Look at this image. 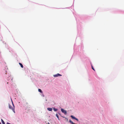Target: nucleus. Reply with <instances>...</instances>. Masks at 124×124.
Returning <instances> with one entry per match:
<instances>
[{
	"label": "nucleus",
	"instance_id": "nucleus-10",
	"mask_svg": "<svg viewBox=\"0 0 124 124\" xmlns=\"http://www.w3.org/2000/svg\"><path fill=\"white\" fill-rule=\"evenodd\" d=\"M53 110H54V111H57V110H58V109H56V108H53Z\"/></svg>",
	"mask_w": 124,
	"mask_h": 124
},
{
	"label": "nucleus",
	"instance_id": "nucleus-12",
	"mask_svg": "<svg viewBox=\"0 0 124 124\" xmlns=\"http://www.w3.org/2000/svg\"><path fill=\"white\" fill-rule=\"evenodd\" d=\"M56 116L57 117V118L58 119H59V117H58V116L57 115V114H56Z\"/></svg>",
	"mask_w": 124,
	"mask_h": 124
},
{
	"label": "nucleus",
	"instance_id": "nucleus-1",
	"mask_svg": "<svg viewBox=\"0 0 124 124\" xmlns=\"http://www.w3.org/2000/svg\"><path fill=\"white\" fill-rule=\"evenodd\" d=\"M12 105H13V107H12V106L10 105V104H8V106H9V108H10V109H11V110H12L15 113V106H14V105L13 103V102L12 101Z\"/></svg>",
	"mask_w": 124,
	"mask_h": 124
},
{
	"label": "nucleus",
	"instance_id": "nucleus-6",
	"mask_svg": "<svg viewBox=\"0 0 124 124\" xmlns=\"http://www.w3.org/2000/svg\"><path fill=\"white\" fill-rule=\"evenodd\" d=\"M71 117L73 119H76V117L73 116L71 115Z\"/></svg>",
	"mask_w": 124,
	"mask_h": 124
},
{
	"label": "nucleus",
	"instance_id": "nucleus-4",
	"mask_svg": "<svg viewBox=\"0 0 124 124\" xmlns=\"http://www.w3.org/2000/svg\"><path fill=\"white\" fill-rule=\"evenodd\" d=\"M47 109L49 111H51L52 110V108H47Z\"/></svg>",
	"mask_w": 124,
	"mask_h": 124
},
{
	"label": "nucleus",
	"instance_id": "nucleus-15",
	"mask_svg": "<svg viewBox=\"0 0 124 124\" xmlns=\"http://www.w3.org/2000/svg\"><path fill=\"white\" fill-rule=\"evenodd\" d=\"M26 104H28V103H26Z\"/></svg>",
	"mask_w": 124,
	"mask_h": 124
},
{
	"label": "nucleus",
	"instance_id": "nucleus-5",
	"mask_svg": "<svg viewBox=\"0 0 124 124\" xmlns=\"http://www.w3.org/2000/svg\"><path fill=\"white\" fill-rule=\"evenodd\" d=\"M19 64L20 65L21 67V68H23V66L22 64H21L20 63H19Z\"/></svg>",
	"mask_w": 124,
	"mask_h": 124
},
{
	"label": "nucleus",
	"instance_id": "nucleus-9",
	"mask_svg": "<svg viewBox=\"0 0 124 124\" xmlns=\"http://www.w3.org/2000/svg\"><path fill=\"white\" fill-rule=\"evenodd\" d=\"M69 122L70 123H71L72 124H75L73 123V122H72L71 120H70Z\"/></svg>",
	"mask_w": 124,
	"mask_h": 124
},
{
	"label": "nucleus",
	"instance_id": "nucleus-2",
	"mask_svg": "<svg viewBox=\"0 0 124 124\" xmlns=\"http://www.w3.org/2000/svg\"><path fill=\"white\" fill-rule=\"evenodd\" d=\"M61 111H62V113H64L65 115H66L67 114V112L66 111L64 110V109H61Z\"/></svg>",
	"mask_w": 124,
	"mask_h": 124
},
{
	"label": "nucleus",
	"instance_id": "nucleus-13",
	"mask_svg": "<svg viewBox=\"0 0 124 124\" xmlns=\"http://www.w3.org/2000/svg\"><path fill=\"white\" fill-rule=\"evenodd\" d=\"M65 118V119L66 121H68V119L67 118Z\"/></svg>",
	"mask_w": 124,
	"mask_h": 124
},
{
	"label": "nucleus",
	"instance_id": "nucleus-16",
	"mask_svg": "<svg viewBox=\"0 0 124 124\" xmlns=\"http://www.w3.org/2000/svg\"><path fill=\"white\" fill-rule=\"evenodd\" d=\"M7 84H8V82H7Z\"/></svg>",
	"mask_w": 124,
	"mask_h": 124
},
{
	"label": "nucleus",
	"instance_id": "nucleus-7",
	"mask_svg": "<svg viewBox=\"0 0 124 124\" xmlns=\"http://www.w3.org/2000/svg\"><path fill=\"white\" fill-rule=\"evenodd\" d=\"M38 91L40 92V93H42V91L40 89H38Z\"/></svg>",
	"mask_w": 124,
	"mask_h": 124
},
{
	"label": "nucleus",
	"instance_id": "nucleus-3",
	"mask_svg": "<svg viewBox=\"0 0 124 124\" xmlns=\"http://www.w3.org/2000/svg\"><path fill=\"white\" fill-rule=\"evenodd\" d=\"M62 75H61L59 73H58L56 74H55L54 75H53V76L54 77H57L58 76H61Z\"/></svg>",
	"mask_w": 124,
	"mask_h": 124
},
{
	"label": "nucleus",
	"instance_id": "nucleus-14",
	"mask_svg": "<svg viewBox=\"0 0 124 124\" xmlns=\"http://www.w3.org/2000/svg\"><path fill=\"white\" fill-rule=\"evenodd\" d=\"M76 120H77V121H78V119H77V118H76V119H75Z\"/></svg>",
	"mask_w": 124,
	"mask_h": 124
},
{
	"label": "nucleus",
	"instance_id": "nucleus-11",
	"mask_svg": "<svg viewBox=\"0 0 124 124\" xmlns=\"http://www.w3.org/2000/svg\"><path fill=\"white\" fill-rule=\"evenodd\" d=\"M92 69H93V70L94 71H95V70L94 69L93 67V66H92Z\"/></svg>",
	"mask_w": 124,
	"mask_h": 124
},
{
	"label": "nucleus",
	"instance_id": "nucleus-8",
	"mask_svg": "<svg viewBox=\"0 0 124 124\" xmlns=\"http://www.w3.org/2000/svg\"><path fill=\"white\" fill-rule=\"evenodd\" d=\"M1 121L2 124H5V123L2 119H1Z\"/></svg>",
	"mask_w": 124,
	"mask_h": 124
},
{
	"label": "nucleus",
	"instance_id": "nucleus-17",
	"mask_svg": "<svg viewBox=\"0 0 124 124\" xmlns=\"http://www.w3.org/2000/svg\"><path fill=\"white\" fill-rule=\"evenodd\" d=\"M49 124H49V123H48Z\"/></svg>",
	"mask_w": 124,
	"mask_h": 124
}]
</instances>
